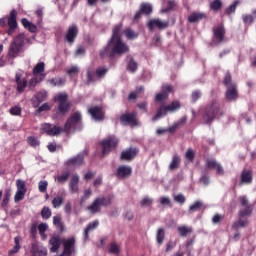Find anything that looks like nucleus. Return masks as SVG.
<instances>
[{"mask_svg": "<svg viewBox=\"0 0 256 256\" xmlns=\"http://www.w3.org/2000/svg\"><path fill=\"white\" fill-rule=\"evenodd\" d=\"M225 115V110L221 107L219 100H212L204 109L203 121L206 125H211L215 119H219Z\"/></svg>", "mask_w": 256, "mask_h": 256, "instance_id": "nucleus-1", "label": "nucleus"}, {"mask_svg": "<svg viewBox=\"0 0 256 256\" xmlns=\"http://www.w3.org/2000/svg\"><path fill=\"white\" fill-rule=\"evenodd\" d=\"M179 109H181V102H179V100L172 101L170 105L160 104L152 121H159V119L165 117L167 113H175V111H179Z\"/></svg>", "mask_w": 256, "mask_h": 256, "instance_id": "nucleus-2", "label": "nucleus"}, {"mask_svg": "<svg viewBox=\"0 0 256 256\" xmlns=\"http://www.w3.org/2000/svg\"><path fill=\"white\" fill-rule=\"evenodd\" d=\"M55 103H58L57 111L59 115H66L71 109V102H69V95L67 93H59L54 97Z\"/></svg>", "mask_w": 256, "mask_h": 256, "instance_id": "nucleus-3", "label": "nucleus"}, {"mask_svg": "<svg viewBox=\"0 0 256 256\" xmlns=\"http://www.w3.org/2000/svg\"><path fill=\"white\" fill-rule=\"evenodd\" d=\"M100 145L102 147V155H109L113 149H117V145H119V138H117L115 135H111L102 140Z\"/></svg>", "mask_w": 256, "mask_h": 256, "instance_id": "nucleus-4", "label": "nucleus"}, {"mask_svg": "<svg viewBox=\"0 0 256 256\" xmlns=\"http://www.w3.org/2000/svg\"><path fill=\"white\" fill-rule=\"evenodd\" d=\"M109 205H111V197H98L87 207V210L95 215V213H101V207H109Z\"/></svg>", "mask_w": 256, "mask_h": 256, "instance_id": "nucleus-5", "label": "nucleus"}, {"mask_svg": "<svg viewBox=\"0 0 256 256\" xmlns=\"http://www.w3.org/2000/svg\"><path fill=\"white\" fill-rule=\"evenodd\" d=\"M212 41L215 45H221L227 41L226 30L223 24H219L212 28Z\"/></svg>", "mask_w": 256, "mask_h": 256, "instance_id": "nucleus-6", "label": "nucleus"}, {"mask_svg": "<svg viewBox=\"0 0 256 256\" xmlns=\"http://www.w3.org/2000/svg\"><path fill=\"white\" fill-rule=\"evenodd\" d=\"M110 45L112 46L110 57H115V55H125V53H129V46L126 45L121 38H118L112 42L110 40Z\"/></svg>", "mask_w": 256, "mask_h": 256, "instance_id": "nucleus-7", "label": "nucleus"}, {"mask_svg": "<svg viewBox=\"0 0 256 256\" xmlns=\"http://www.w3.org/2000/svg\"><path fill=\"white\" fill-rule=\"evenodd\" d=\"M83 121V116L81 115V112L77 111L74 112L66 121L64 125V132L69 133L71 129H77V126Z\"/></svg>", "mask_w": 256, "mask_h": 256, "instance_id": "nucleus-8", "label": "nucleus"}, {"mask_svg": "<svg viewBox=\"0 0 256 256\" xmlns=\"http://www.w3.org/2000/svg\"><path fill=\"white\" fill-rule=\"evenodd\" d=\"M75 237L65 239L63 238L62 240V245H63V251L60 254V256H71L73 253H75Z\"/></svg>", "mask_w": 256, "mask_h": 256, "instance_id": "nucleus-9", "label": "nucleus"}, {"mask_svg": "<svg viewBox=\"0 0 256 256\" xmlns=\"http://www.w3.org/2000/svg\"><path fill=\"white\" fill-rule=\"evenodd\" d=\"M41 132L46 133V135H49L50 137H55V135H60V133L64 132L63 127L59 126H53L50 123L42 124L41 126Z\"/></svg>", "mask_w": 256, "mask_h": 256, "instance_id": "nucleus-10", "label": "nucleus"}, {"mask_svg": "<svg viewBox=\"0 0 256 256\" xmlns=\"http://www.w3.org/2000/svg\"><path fill=\"white\" fill-rule=\"evenodd\" d=\"M77 35H79V27H77L76 24H73L68 28L64 40L68 45H73L77 39Z\"/></svg>", "mask_w": 256, "mask_h": 256, "instance_id": "nucleus-11", "label": "nucleus"}, {"mask_svg": "<svg viewBox=\"0 0 256 256\" xmlns=\"http://www.w3.org/2000/svg\"><path fill=\"white\" fill-rule=\"evenodd\" d=\"M121 125H139L137 120V112L125 113L120 116Z\"/></svg>", "mask_w": 256, "mask_h": 256, "instance_id": "nucleus-12", "label": "nucleus"}, {"mask_svg": "<svg viewBox=\"0 0 256 256\" xmlns=\"http://www.w3.org/2000/svg\"><path fill=\"white\" fill-rule=\"evenodd\" d=\"M88 113L91 115L94 121H105V112L101 106H94L89 108Z\"/></svg>", "mask_w": 256, "mask_h": 256, "instance_id": "nucleus-13", "label": "nucleus"}, {"mask_svg": "<svg viewBox=\"0 0 256 256\" xmlns=\"http://www.w3.org/2000/svg\"><path fill=\"white\" fill-rule=\"evenodd\" d=\"M139 155V150L137 148L130 147L121 152V161H133Z\"/></svg>", "mask_w": 256, "mask_h": 256, "instance_id": "nucleus-14", "label": "nucleus"}, {"mask_svg": "<svg viewBox=\"0 0 256 256\" xmlns=\"http://www.w3.org/2000/svg\"><path fill=\"white\" fill-rule=\"evenodd\" d=\"M206 167L207 169H215L216 175H225V170L223 169V166L215 158H208L206 160Z\"/></svg>", "mask_w": 256, "mask_h": 256, "instance_id": "nucleus-15", "label": "nucleus"}, {"mask_svg": "<svg viewBox=\"0 0 256 256\" xmlns=\"http://www.w3.org/2000/svg\"><path fill=\"white\" fill-rule=\"evenodd\" d=\"M225 99L228 103H233L239 99V90H237V85L226 88Z\"/></svg>", "mask_w": 256, "mask_h": 256, "instance_id": "nucleus-16", "label": "nucleus"}, {"mask_svg": "<svg viewBox=\"0 0 256 256\" xmlns=\"http://www.w3.org/2000/svg\"><path fill=\"white\" fill-rule=\"evenodd\" d=\"M23 75L21 73H16L15 74V83L17 85L16 91L18 93H23L25 89H27L28 81L27 78H23Z\"/></svg>", "mask_w": 256, "mask_h": 256, "instance_id": "nucleus-17", "label": "nucleus"}, {"mask_svg": "<svg viewBox=\"0 0 256 256\" xmlns=\"http://www.w3.org/2000/svg\"><path fill=\"white\" fill-rule=\"evenodd\" d=\"M132 173L133 168H131V166H119L116 170V177L118 179H127L128 177H131Z\"/></svg>", "mask_w": 256, "mask_h": 256, "instance_id": "nucleus-18", "label": "nucleus"}, {"mask_svg": "<svg viewBox=\"0 0 256 256\" xmlns=\"http://www.w3.org/2000/svg\"><path fill=\"white\" fill-rule=\"evenodd\" d=\"M167 27H169V22L162 21L161 19H152L148 22L150 31H153V29H167Z\"/></svg>", "mask_w": 256, "mask_h": 256, "instance_id": "nucleus-19", "label": "nucleus"}, {"mask_svg": "<svg viewBox=\"0 0 256 256\" xmlns=\"http://www.w3.org/2000/svg\"><path fill=\"white\" fill-rule=\"evenodd\" d=\"M85 163V156L83 154H78L73 158L67 160L66 165L68 167H81Z\"/></svg>", "mask_w": 256, "mask_h": 256, "instance_id": "nucleus-20", "label": "nucleus"}, {"mask_svg": "<svg viewBox=\"0 0 256 256\" xmlns=\"http://www.w3.org/2000/svg\"><path fill=\"white\" fill-rule=\"evenodd\" d=\"M62 243H63V238L59 236H53L52 238H50L49 244L51 245V248H50L51 253H57Z\"/></svg>", "mask_w": 256, "mask_h": 256, "instance_id": "nucleus-21", "label": "nucleus"}, {"mask_svg": "<svg viewBox=\"0 0 256 256\" xmlns=\"http://www.w3.org/2000/svg\"><path fill=\"white\" fill-rule=\"evenodd\" d=\"M241 183L244 185H251L253 183V171L244 169L241 173Z\"/></svg>", "mask_w": 256, "mask_h": 256, "instance_id": "nucleus-22", "label": "nucleus"}, {"mask_svg": "<svg viewBox=\"0 0 256 256\" xmlns=\"http://www.w3.org/2000/svg\"><path fill=\"white\" fill-rule=\"evenodd\" d=\"M203 19H207V14L204 12H193L189 17V23H199V21H203Z\"/></svg>", "mask_w": 256, "mask_h": 256, "instance_id": "nucleus-23", "label": "nucleus"}, {"mask_svg": "<svg viewBox=\"0 0 256 256\" xmlns=\"http://www.w3.org/2000/svg\"><path fill=\"white\" fill-rule=\"evenodd\" d=\"M179 167H181V156H179L178 154H174L172 156V160L168 166V169L170 171H177Z\"/></svg>", "mask_w": 256, "mask_h": 256, "instance_id": "nucleus-24", "label": "nucleus"}, {"mask_svg": "<svg viewBox=\"0 0 256 256\" xmlns=\"http://www.w3.org/2000/svg\"><path fill=\"white\" fill-rule=\"evenodd\" d=\"M97 227H99V220H94L93 222H90L87 227L84 230V240L88 241L89 239V233H91V231H95V229H97Z\"/></svg>", "mask_w": 256, "mask_h": 256, "instance_id": "nucleus-25", "label": "nucleus"}, {"mask_svg": "<svg viewBox=\"0 0 256 256\" xmlns=\"http://www.w3.org/2000/svg\"><path fill=\"white\" fill-rule=\"evenodd\" d=\"M44 80H45V74H40L38 76L32 77L28 82L29 89L30 90L35 89V87H37V85H39V83H41Z\"/></svg>", "mask_w": 256, "mask_h": 256, "instance_id": "nucleus-26", "label": "nucleus"}, {"mask_svg": "<svg viewBox=\"0 0 256 256\" xmlns=\"http://www.w3.org/2000/svg\"><path fill=\"white\" fill-rule=\"evenodd\" d=\"M177 232L180 237H187L188 235H191L193 233V227L187 226V225H181L177 227Z\"/></svg>", "mask_w": 256, "mask_h": 256, "instance_id": "nucleus-27", "label": "nucleus"}, {"mask_svg": "<svg viewBox=\"0 0 256 256\" xmlns=\"http://www.w3.org/2000/svg\"><path fill=\"white\" fill-rule=\"evenodd\" d=\"M69 188L71 193H79V175L74 174L70 180Z\"/></svg>", "mask_w": 256, "mask_h": 256, "instance_id": "nucleus-28", "label": "nucleus"}, {"mask_svg": "<svg viewBox=\"0 0 256 256\" xmlns=\"http://www.w3.org/2000/svg\"><path fill=\"white\" fill-rule=\"evenodd\" d=\"M7 23L10 29H17V11L16 10L10 11V15L8 17Z\"/></svg>", "mask_w": 256, "mask_h": 256, "instance_id": "nucleus-29", "label": "nucleus"}, {"mask_svg": "<svg viewBox=\"0 0 256 256\" xmlns=\"http://www.w3.org/2000/svg\"><path fill=\"white\" fill-rule=\"evenodd\" d=\"M121 29H123V23H120L116 26H114L112 30V36L110 38V41L113 42L114 40L121 39Z\"/></svg>", "mask_w": 256, "mask_h": 256, "instance_id": "nucleus-30", "label": "nucleus"}, {"mask_svg": "<svg viewBox=\"0 0 256 256\" xmlns=\"http://www.w3.org/2000/svg\"><path fill=\"white\" fill-rule=\"evenodd\" d=\"M53 225L60 231V233H63L65 231V226L63 225V221L61 218V214H58L53 217Z\"/></svg>", "mask_w": 256, "mask_h": 256, "instance_id": "nucleus-31", "label": "nucleus"}, {"mask_svg": "<svg viewBox=\"0 0 256 256\" xmlns=\"http://www.w3.org/2000/svg\"><path fill=\"white\" fill-rule=\"evenodd\" d=\"M128 63H127V69L130 71V73H136L137 69H139V64L137 61H135L134 57H128Z\"/></svg>", "mask_w": 256, "mask_h": 256, "instance_id": "nucleus-32", "label": "nucleus"}, {"mask_svg": "<svg viewBox=\"0 0 256 256\" xmlns=\"http://www.w3.org/2000/svg\"><path fill=\"white\" fill-rule=\"evenodd\" d=\"M34 76L45 75V62H39L32 70Z\"/></svg>", "mask_w": 256, "mask_h": 256, "instance_id": "nucleus-33", "label": "nucleus"}, {"mask_svg": "<svg viewBox=\"0 0 256 256\" xmlns=\"http://www.w3.org/2000/svg\"><path fill=\"white\" fill-rule=\"evenodd\" d=\"M111 44H110V40L108 41L107 45L100 50V57L101 59H106V57H109L110 59H113V57L115 56H111Z\"/></svg>", "mask_w": 256, "mask_h": 256, "instance_id": "nucleus-34", "label": "nucleus"}, {"mask_svg": "<svg viewBox=\"0 0 256 256\" xmlns=\"http://www.w3.org/2000/svg\"><path fill=\"white\" fill-rule=\"evenodd\" d=\"M70 175H71V173H69V171H66V172L56 176L55 181H56V183H58V185H64V183H67V181H69Z\"/></svg>", "mask_w": 256, "mask_h": 256, "instance_id": "nucleus-35", "label": "nucleus"}, {"mask_svg": "<svg viewBox=\"0 0 256 256\" xmlns=\"http://www.w3.org/2000/svg\"><path fill=\"white\" fill-rule=\"evenodd\" d=\"M19 51H21V47L17 46V44H14L13 42L10 44L8 55L12 59H15L17 55H19Z\"/></svg>", "mask_w": 256, "mask_h": 256, "instance_id": "nucleus-36", "label": "nucleus"}, {"mask_svg": "<svg viewBox=\"0 0 256 256\" xmlns=\"http://www.w3.org/2000/svg\"><path fill=\"white\" fill-rule=\"evenodd\" d=\"M140 13H142V15H151L153 13V6L149 3L143 2L140 5Z\"/></svg>", "mask_w": 256, "mask_h": 256, "instance_id": "nucleus-37", "label": "nucleus"}, {"mask_svg": "<svg viewBox=\"0 0 256 256\" xmlns=\"http://www.w3.org/2000/svg\"><path fill=\"white\" fill-rule=\"evenodd\" d=\"M242 19L245 25H251V23H253V21H255L256 19V9L252 10V15L251 14L243 15Z\"/></svg>", "mask_w": 256, "mask_h": 256, "instance_id": "nucleus-38", "label": "nucleus"}, {"mask_svg": "<svg viewBox=\"0 0 256 256\" xmlns=\"http://www.w3.org/2000/svg\"><path fill=\"white\" fill-rule=\"evenodd\" d=\"M108 253L111 255H119V253H121V246L117 244V242L110 243Z\"/></svg>", "mask_w": 256, "mask_h": 256, "instance_id": "nucleus-39", "label": "nucleus"}, {"mask_svg": "<svg viewBox=\"0 0 256 256\" xmlns=\"http://www.w3.org/2000/svg\"><path fill=\"white\" fill-rule=\"evenodd\" d=\"M223 85L227 88L237 86L236 83H233V77L231 76V73L227 72L223 79Z\"/></svg>", "mask_w": 256, "mask_h": 256, "instance_id": "nucleus-40", "label": "nucleus"}, {"mask_svg": "<svg viewBox=\"0 0 256 256\" xmlns=\"http://www.w3.org/2000/svg\"><path fill=\"white\" fill-rule=\"evenodd\" d=\"M32 254L34 256H47V249L39 248L37 244L32 245Z\"/></svg>", "mask_w": 256, "mask_h": 256, "instance_id": "nucleus-41", "label": "nucleus"}, {"mask_svg": "<svg viewBox=\"0 0 256 256\" xmlns=\"http://www.w3.org/2000/svg\"><path fill=\"white\" fill-rule=\"evenodd\" d=\"M65 78H52L48 80V83L52 85V87H63L65 85Z\"/></svg>", "mask_w": 256, "mask_h": 256, "instance_id": "nucleus-42", "label": "nucleus"}, {"mask_svg": "<svg viewBox=\"0 0 256 256\" xmlns=\"http://www.w3.org/2000/svg\"><path fill=\"white\" fill-rule=\"evenodd\" d=\"M156 241L158 245H163V241H165V229L159 228L156 233Z\"/></svg>", "mask_w": 256, "mask_h": 256, "instance_id": "nucleus-43", "label": "nucleus"}, {"mask_svg": "<svg viewBox=\"0 0 256 256\" xmlns=\"http://www.w3.org/2000/svg\"><path fill=\"white\" fill-rule=\"evenodd\" d=\"M241 3L239 0H234V2L226 8V15H232V13H235L237 11V6Z\"/></svg>", "mask_w": 256, "mask_h": 256, "instance_id": "nucleus-44", "label": "nucleus"}, {"mask_svg": "<svg viewBox=\"0 0 256 256\" xmlns=\"http://www.w3.org/2000/svg\"><path fill=\"white\" fill-rule=\"evenodd\" d=\"M124 35L129 40L137 39V37H139V33L133 31V29L131 28H127L126 30H124Z\"/></svg>", "mask_w": 256, "mask_h": 256, "instance_id": "nucleus-45", "label": "nucleus"}, {"mask_svg": "<svg viewBox=\"0 0 256 256\" xmlns=\"http://www.w3.org/2000/svg\"><path fill=\"white\" fill-rule=\"evenodd\" d=\"M63 203H65V198H63V196H56L52 200V205H53L54 209H59V207H61V205Z\"/></svg>", "mask_w": 256, "mask_h": 256, "instance_id": "nucleus-46", "label": "nucleus"}, {"mask_svg": "<svg viewBox=\"0 0 256 256\" xmlns=\"http://www.w3.org/2000/svg\"><path fill=\"white\" fill-rule=\"evenodd\" d=\"M95 75H96V72L91 70V69H88L87 70V74H86V77H87V80H86V85H91V83H95Z\"/></svg>", "mask_w": 256, "mask_h": 256, "instance_id": "nucleus-47", "label": "nucleus"}, {"mask_svg": "<svg viewBox=\"0 0 256 256\" xmlns=\"http://www.w3.org/2000/svg\"><path fill=\"white\" fill-rule=\"evenodd\" d=\"M201 207H203V202L196 201L189 207V213H195L196 211H201Z\"/></svg>", "mask_w": 256, "mask_h": 256, "instance_id": "nucleus-48", "label": "nucleus"}, {"mask_svg": "<svg viewBox=\"0 0 256 256\" xmlns=\"http://www.w3.org/2000/svg\"><path fill=\"white\" fill-rule=\"evenodd\" d=\"M18 47L22 48L23 43H25V34H18L15 38L14 41L12 42Z\"/></svg>", "mask_w": 256, "mask_h": 256, "instance_id": "nucleus-49", "label": "nucleus"}, {"mask_svg": "<svg viewBox=\"0 0 256 256\" xmlns=\"http://www.w3.org/2000/svg\"><path fill=\"white\" fill-rule=\"evenodd\" d=\"M222 7H223V2L221 0H213L210 3V9H212V11H220Z\"/></svg>", "mask_w": 256, "mask_h": 256, "instance_id": "nucleus-50", "label": "nucleus"}, {"mask_svg": "<svg viewBox=\"0 0 256 256\" xmlns=\"http://www.w3.org/2000/svg\"><path fill=\"white\" fill-rule=\"evenodd\" d=\"M51 215H52L51 208L44 206L41 210L42 219H46V220L51 219Z\"/></svg>", "mask_w": 256, "mask_h": 256, "instance_id": "nucleus-51", "label": "nucleus"}, {"mask_svg": "<svg viewBox=\"0 0 256 256\" xmlns=\"http://www.w3.org/2000/svg\"><path fill=\"white\" fill-rule=\"evenodd\" d=\"M153 205V198H150L149 196H145L140 201V207H151Z\"/></svg>", "mask_w": 256, "mask_h": 256, "instance_id": "nucleus-52", "label": "nucleus"}, {"mask_svg": "<svg viewBox=\"0 0 256 256\" xmlns=\"http://www.w3.org/2000/svg\"><path fill=\"white\" fill-rule=\"evenodd\" d=\"M16 188H17V191H22L24 193H27V185L25 184V181L21 179L16 180Z\"/></svg>", "mask_w": 256, "mask_h": 256, "instance_id": "nucleus-53", "label": "nucleus"}, {"mask_svg": "<svg viewBox=\"0 0 256 256\" xmlns=\"http://www.w3.org/2000/svg\"><path fill=\"white\" fill-rule=\"evenodd\" d=\"M23 109L21 106H13L10 108L9 113L10 115L16 116V117H21Z\"/></svg>", "mask_w": 256, "mask_h": 256, "instance_id": "nucleus-54", "label": "nucleus"}, {"mask_svg": "<svg viewBox=\"0 0 256 256\" xmlns=\"http://www.w3.org/2000/svg\"><path fill=\"white\" fill-rule=\"evenodd\" d=\"M47 187H49V182H47V180H41L38 183V189L40 193H47Z\"/></svg>", "mask_w": 256, "mask_h": 256, "instance_id": "nucleus-55", "label": "nucleus"}, {"mask_svg": "<svg viewBox=\"0 0 256 256\" xmlns=\"http://www.w3.org/2000/svg\"><path fill=\"white\" fill-rule=\"evenodd\" d=\"M26 194H27V192L16 190V193L14 195L15 203H19L20 201H23V199H25Z\"/></svg>", "mask_w": 256, "mask_h": 256, "instance_id": "nucleus-56", "label": "nucleus"}, {"mask_svg": "<svg viewBox=\"0 0 256 256\" xmlns=\"http://www.w3.org/2000/svg\"><path fill=\"white\" fill-rule=\"evenodd\" d=\"M174 89H173V86L169 85V84H166V85H163L162 86V90H161V93L163 95H166V97L169 98V93H173Z\"/></svg>", "mask_w": 256, "mask_h": 256, "instance_id": "nucleus-57", "label": "nucleus"}, {"mask_svg": "<svg viewBox=\"0 0 256 256\" xmlns=\"http://www.w3.org/2000/svg\"><path fill=\"white\" fill-rule=\"evenodd\" d=\"M27 142L30 145V147H39V145L41 144L39 140L35 138V136H29L27 138Z\"/></svg>", "mask_w": 256, "mask_h": 256, "instance_id": "nucleus-58", "label": "nucleus"}, {"mask_svg": "<svg viewBox=\"0 0 256 256\" xmlns=\"http://www.w3.org/2000/svg\"><path fill=\"white\" fill-rule=\"evenodd\" d=\"M92 195H93V191L91 190V188L84 190V195L81 197L80 203L81 204L85 203V201H87V199H89V197H91Z\"/></svg>", "mask_w": 256, "mask_h": 256, "instance_id": "nucleus-59", "label": "nucleus"}, {"mask_svg": "<svg viewBox=\"0 0 256 256\" xmlns=\"http://www.w3.org/2000/svg\"><path fill=\"white\" fill-rule=\"evenodd\" d=\"M175 5L176 3L174 2V0H168L167 6L164 9H162V13H169V11H172V9H175Z\"/></svg>", "mask_w": 256, "mask_h": 256, "instance_id": "nucleus-60", "label": "nucleus"}, {"mask_svg": "<svg viewBox=\"0 0 256 256\" xmlns=\"http://www.w3.org/2000/svg\"><path fill=\"white\" fill-rule=\"evenodd\" d=\"M253 212V209L250 207H245V209L239 211V217L240 219H243V217H247L248 215H251Z\"/></svg>", "mask_w": 256, "mask_h": 256, "instance_id": "nucleus-61", "label": "nucleus"}, {"mask_svg": "<svg viewBox=\"0 0 256 256\" xmlns=\"http://www.w3.org/2000/svg\"><path fill=\"white\" fill-rule=\"evenodd\" d=\"M201 99V91L200 90H195L191 94V101L192 103H197Z\"/></svg>", "mask_w": 256, "mask_h": 256, "instance_id": "nucleus-62", "label": "nucleus"}, {"mask_svg": "<svg viewBox=\"0 0 256 256\" xmlns=\"http://www.w3.org/2000/svg\"><path fill=\"white\" fill-rule=\"evenodd\" d=\"M67 75H69L70 77H73L75 75H79V67L77 66H72L71 68H69L66 71Z\"/></svg>", "mask_w": 256, "mask_h": 256, "instance_id": "nucleus-63", "label": "nucleus"}, {"mask_svg": "<svg viewBox=\"0 0 256 256\" xmlns=\"http://www.w3.org/2000/svg\"><path fill=\"white\" fill-rule=\"evenodd\" d=\"M109 71L108 68H98L96 69V76L99 77V79H103L105 75H107V72Z\"/></svg>", "mask_w": 256, "mask_h": 256, "instance_id": "nucleus-64", "label": "nucleus"}]
</instances>
